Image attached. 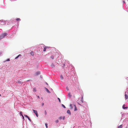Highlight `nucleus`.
Wrapping results in <instances>:
<instances>
[{"label":"nucleus","instance_id":"nucleus-1","mask_svg":"<svg viewBox=\"0 0 128 128\" xmlns=\"http://www.w3.org/2000/svg\"><path fill=\"white\" fill-rule=\"evenodd\" d=\"M8 34L7 33H4L2 34V35L0 36V37L1 39H2L4 38L5 36H6Z\"/></svg>","mask_w":128,"mask_h":128},{"label":"nucleus","instance_id":"nucleus-2","mask_svg":"<svg viewBox=\"0 0 128 128\" xmlns=\"http://www.w3.org/2000/svg\"><path fill=\"white\" fill-rule=\"evenodd\" d=\"M40 72H36L35 74H34V76H36L40 74Z\"/></svg>","mask_w":128,"mask_h":128},{"label":"nucleus","instance_id":"nucleus-3","mask_svg":"<svg viewBox=\"0 0 128 128\" xmlns=\"http://www.w3.org/2000/svg\"><path fill=\"white\" fill-rule=\"evenodd\" d=\"M32 111H33L34 112L36 116L37 117H38V116L37 111L36 110H32Z\"/></svg>","mask_w":128,"mask_h":128},{"label":"nucleus","instance_id":"nucleus-4","mask_svg":"<svg viewBox=\"0 0 128 128\" xmlns=\"http://www.w3.org/2000/svg\"><path fill=\"white\" fill-rule=\"evenodd\" d=\"M77 101H78V102H79L80 103H83V97H82V98H81V101H80V100H78Z\"/></svg>","mask_w":128,"mask_h":128},{"label":"nucleus","instance_id":"nucleus-5","mask_svg":"<svg viewBox=\"0 0 128 128\" xmlns=\"http://www.w3.org/2000/svg\"><path fill=\"white\" fill-rule=\"evenodd\" d=\"M16 82H17V83H18V84H21L22 83V81L21 80H17V81Z\"/></svg>","mask_w":128,"mask_h":128},{"label":"nucleus","instance_id":"nucleus-6","mask_svg":"<svg viewBox=\"0 0 128 128\" xmlns=\"http://www.w3.org/2000/svg\"><path fill=\"white\" fill-rule=\"evenodd\" d=\"M125 105L124 104L122 106V108L124 109H127L128 108V106H126L125 107Z\"/></svg>","mask_w":128,"mask_h":128},{"label":"nucleus","instance_id":"nucleus-7","mask_svg":"<svg viewBox=\"0 0 128 128\" xmlns=\"http://www.w3.org/2000/svg\"><path fill=\"white\" fill-rule=\"evenodd\" d=\"M74 111H76L77 110V108L76 107V106L75 105H74Z\"/></svg>","mask_w":128,"mask_h":128},{"label":"nucleus","instance_id":"nucleus-8","mask_svg":"<svg viewBox=\"0 0 128 128\" xmlns=\"http://www.w3.org/2000/svg\"><path fill=\"white\" fill-rule=\"evenodd\" d=\"M67 113L69 114H71L70 112V110H67Z\"/></svg>","mask_w":128,"mask_h":128},{"label":"nucleus","instance_id":"nucleus-9","mask_svg":"<svg viewBox=\"0 0 128 128\" xmlns=\"http://www.w3.org/2000/svg\"><path fill=\"white\" fill-rule=\"evenodd\" d=\"M125 97L126 99H128V95L126 94V93L125 94Z\"/></svg>","mask_w":128,"mask_h":128},{"label":"nucleus","instance_id":"nucleus-10","mask_svg":"<svg viewBox=\"0 0 128 128\" xmlns=\"http://www.w3.org/2000/svg\"><path fill=\"white\" fill-rule=\"evenodd\" d=\"M122 125H120V126H118V128H122Z\"/></svg>","mask_w":128,"mask_h":128},{"label":"nucleus","instance_id":"nucleus-11","mask_svg":"<svg viewBox=\"0 0 128 128\" xmlns=\"http://www.w3.org/2000/svg\"><path fill=\"white\" fill-rule=\"evenodd\" d=\"M51 66L52 67V68H54L55 67V66L53 64H52L51 65Z\"/></svg>","mask_w":128,"mask_h":128},{"label":"nucleus","instance_id":"nucleus-12","mask_svg":"<svg viewBox=\"0 0 128 128\" xmlns=\"http://www.w3.org/2000/svg\"><path fill=\"white\" fill-rule=\"evenodd\" d=\"M46 91L48 92V93H50V91L48 90L47 88H46Z\"/></svg>","mask_w":128,"mask_h":128},{"label":"nucleus","instance_id":"nucleus-13","mask_svg":"<svg viewBox=\"0 0 128 128\" xmlns=\"http://www.w3.org/2000/svg\"><path fill=\"white\" fill-rule=\"evenodd\" d=\"M34 90H33V91L34 92H36V88H34Z\"/></svg>","mask_w":128,"mask_h":128},{"label":"nucleus","instance_id":"nucleus-14","mask_svg":"<svg viewBox=\"0 0 128 128\" xmlns=\"http://www.w3.org/2000/svg\"><path fill=\"white\" fill-rule=\"evenodd\" d=\"M16 20L17 21L20 20V18H18L16 19Z\"/></svg>","mask_w":128,"mask_h":128},{"label":"nucleus","instance_id":"nucleus-15","mask_svg":"<svg viewBox=\"0 0 128 128\" xmlns=\"http://www.w3.org/2000/svg\"><path fill=\"white\" fill-rule=\"evenodd\" d=\"M46 50V48H44L43 51L44 52H45Z\"/></svg>","mask_w":128,"mask_h":128},{"label":"nucleus","instance_id":"nucleus-16","mask_svg":"<svg viewBox=\"0 0 128 128\" xmlns=\"http://www.w3.org/2000/svg\"><path fill=\"white\" fill-rule=\"evenodd\" d=\"M20 56V54H19V55L18 56H16V57L15 58V59H16L19 56Z\"/></svg>","mask_w":128,"mask_h":128},{"label":"nucleus","instance_id":"nucleus-17","mask_svg":"<svg viewBox=\"0 0 128 128\" xmlns=\"http://www.w3.org/2000/svg\"><path fill=\"white\" fill-rule=\"evenodd\" d=\"M70 107L71 108H73V107L72 106V104H70Z\"/></svg>","mask_w":128,"mask_h":128},{"label":"nucleus","instance_id":"nucleus-18","mask_svg":"<svg viewBox=\"0 0 128 128\" xmlns=\"http://www.w3.org/2000/svg\"><path fill=\"white\" fill-rule=\"evenodd\" d=\"M50 58L52 59H53L54 58V56L52 55H51V56H50Z\"/></svg>","mask_w":128,"mask_h":128},{"label":"nucleus","instance_id":"nucleus-19","mask_svg":"<svg viewBox=\"0 0 128 128\" xmlns=\"http://www.w3.org/2000/svg\"><path fill=\"white\" fill-rule=\"evenodd\" d=\"M45 126H46V128H48V124H47L46 123L45 124Z\"/></svg>","mask_w":128,"mask_h":128},{"label":"nucleus","instance_id":"nucleus-20","mask_svg":"<svg viewBox=\"0 0 128 128\" xmlns=\"http://www.w3.org/2000/svg\"><path fill=\"white\" fill-rule=\"evenodd\" d=\"M62 106L64 108H66V107L64 104H62Z\"/></svg>","mask_w":128,"mask_h":128},{"label":"nucleus","instance_id":"nucleus-21","mask_svg":"<svg viewBox=\"0 0 128 128\" xmlns=\"http://www.w3.org/2000/svg\"><path fill=\"white\" fill-rule=\"evenodd\" d=\"M60 78L61 79H63V78L62 75L60 76Z\"/></svg>","mask_w":128,"mask_h":128},{"label":"nucleus","instance_id":"nucleus-22","mask_svg":"<svg viewBox=\"0 0 128 128\" xmlns=\"http://www.w3.org/2000/svg\"><path fill=\"white\" fill-rule=\"evenodd\" d=\"M20 114L22 115V112H20Z\"/></svg>","mask_w":128,"mask_h":128},{"label":"nucleus","instance_id":"nucleus-23","mask_svg":"<svg viewBox=\"0 0 128 128\" xmlns=\"http://www.w3.org/2000/svg\"><path fill=\"white\" fill-rule=\"evenodd\" d=\"M24 116H26V117H27V118H28V116H27V115H24Z\"/></svg>","mask_w":128,"mask_h":128},{"label":"nucleus","instance_id":"nucleus-24","mask_svg":"<svg viewBox=\"0 0 128 128\" xmlns=\"http://www.w3.org/2000/svg\"><path fill=\"white\" fill-rule=\"evenodd\" d=\"M10 61V59H8L7 60H6V61Z\"/></svg>","mask_w":128,"mask_h":128},{"label":"nucleus","instance_id":"nucleus-25","mask_svg":"<svg viewBox=\"0 0 128 128\" xmlns=\"http://www.w3.org/2000/svg\"><path fill=\"white\" fill-rule=\"evenodd\" d=\"M58 98V99L59 100V101L60 102V99L59 98Z\"/></svg>","mask_w":128,"mask_h":128},{"label":"nucleus","instance_id":"nucleus-26","mask_svg":"<svg viewBox=\"0 0 128 128\" xmlns=\"http://www.w3.org/2000/svg\"><path fill=\"white\" fill-rule=\"evenodd\" d=\"M28 119L30 121H31L30 119L29 118V117L28 118Z\"/></svg>","mask_w":128,"mask_h":128},{"label":"nucleus","instance_id":"nucleus-27","mask_svg":"<svg viewBox=\"0 0 128 128\" xmlns=\"http://www.w3.org/2000/svg\"><path fill=\"white\" fill-rule=\"evenodd\" d=\"M68 95L70 96V93H69L68 94Z\"/></svg>","mask_w":128,"mask_h":128},{"label":"nucleus","instance_id":"nucleus-28","mask_svg":"<svg viewBox=\"0 0 128 128\" xmlns=\"http://www.w3.org/2000/svg\"><path fill=\"white\" fill-rule=\"evenodd\" d=\"M22 117L23 119H24V117L23 116V115H22Z\"/></svg>","mask_w":128,"mask_h":128},{"label":"nucleus","instance_id":"nucleus-29","mask_svg":"<svg viewBox=\"0 0 128 128\" xmlns=\"http://www.w3.org/2000/svg\"><path fill=\"white\" fill-rule=\"evenodd\" d=\"M44 103H42V106H44Z\"/></svg>","mask_w":128,"mask_h":128},{"label":"nucleus","instance_id":"nucleus-30","mask_svg":"<svg viewBox=\"0 0 128 128\" xmlns=\"http://www.w3.org/2000/svg\"><path fill=\"white\" fill-rule=\"evenodd\" d=\"M45 114H46V111H45Z\"/></svg>","mask_w":128,"mask_h":128},{"label":"nucleus","instance_id":"nucleus-31","mask_svg":"<svg viewBox=\"0 0 128 128\" xmlns=\"http://www.w3.org/2000/svg\"><path fill=\"white\" fill-rule=\"evenodd\" d=\"M38 98H40L39 96H38Z\"/></svg>","mask_w":128,"mask_h":128},{"label":"nucleus","instance_id":"nucleus-32","mask_svg":"<svg viewBox=\"0 0 128 128\" xmlns=\"http://www.w3.org/2000/svg\"><path fill=\"white\" fill-rule=\"evenodd\" d=\"M125 128H128V127H126Z\"/></svg>","mask_w":128,"mask_h":128},{"label":"nucleus","instance_id":"nucleus-33","mask_svg":"<svg viewBox=\"0 0 128 128\" xmlns=\"http://www.w3.org/2000/svg\"><path fill=\"white\" fill-rule=\"evenodd\" d=\"M1 96V94H0V96Z\"/></svg>","mask_w":128,"mask_h":128}]
</instances>
